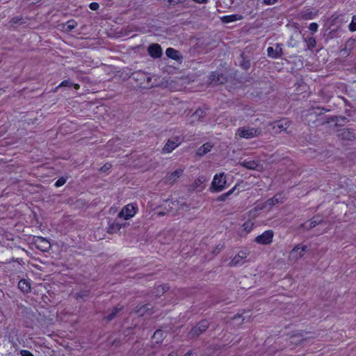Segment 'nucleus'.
Instances as JSON below:
<instances>
[{"mask_svg": "<svg viewBox=\"0 0 356 356\" xmlns=\"http://www.w3.org/2000/svg\"><path fill=\"white\" fill-rule=\"evenodd\" d=\"M209 327V321L203 319L198 322L187 334V337L189 339H197L200 334L206 332Z\"/></svg>", "mask_w": 356, "mask_h": 356, "instance_id": "obj_1", "label": "nucleus"}, {"mask_svg": "<svg viewBox=\"0 0 356 356\" xmlns=\"http://www.w3.org/2000/svg\"><path fill=\"white\" fill-rule=\"evenodd\" d=\"M142 88H151L153 84L151 83L152 77L147 72L142 71L134 72L131 76Z\"/></svg>", "mask_w": 356, "mask_h": 356, "instance_id": "obj_2", "label": "nucleus"}, {"mask_svg": "<svg viewBox=\"0 0 356 356\" xmlns=\"http://www.w3.org/2000/svg\"><path fill=\"white\" fill-rule=\"evenodd\" d=\"M227 184L226 175L224 172L216 174L211 182L210 191L213 193H218L225 188Z\"/></svg>", "mask_w": 356, "mask_h": 356, "instance_id": "obj_3", "label": "nucleus"}, {"mask_svg": "<svg viewBox=\"0 0 356 356\" xmlns=\"http://www.w3.org/2000/svg\"><path fill=\"white\" fill-rule=\"evenodd\" d=\"M261 133L259 129L250 128L248 127H243L238 129L236 134L241 138L250 139L259 136Z\"/></svg>", "mask_w": 356, "mask_h": 356, "instance_id": "obj_4", "label": "nucleus"}, {"mask_svg": "<svg viewBox=\"0 0 356 356\" xmlns=\"http://www.w3.org/2000/svg\"><path fill=\"white\" fill-rule=\"evenodd\" d=\"M138 207L133 204H129L124 206L118 213V216L124 220H129L136 213Z\"/></svg>", "mask_w": 356, "mask_h": 356, "instance_id": "obj_5", "label": "nucleus"}, {"mask_svg": "<svg viewBox=\"0 0 356 356\" xmlns=\"http://www.w3.org/2000/svg\"><path fill=\"white\" fill-rule=\"evenodd\" d=\"M291 124V121L288 118H282L280 120L275 121L272 123V129L274 130L275 133H280L282 131H285L286 133H289L287 131V129Z\"/></svg>", "mask_w": 356, "mask_h": 356, "instance_id": "obj_6", "label": "nucleus"}, {"mask_svg": "<svg viewBox=\"0 0 356 356\" xmlns=\"http://www.w3.org/2000/svg\"><path fill=\"white\" fill-rule=\"evenodd\" d=\"M274 232L271 229H268L263 232L261 234L257 236L254 238V241L260 245H270L273 242Z\"/></svg>", "mask_w": 356, "mask_h": 356, "instance_id": "obj_7", "label": "nucleus"}, {"mask_svg": "<svg viewBox=\"0 0 356 356\" xmlns=\"http://www.w3.org/2000/svg\"><path fill=\"white\" fill-rule=\"evenodd\" d=\"M181 138L179 136H173L168 139L165 143L163 152L170 153L181 143Z\"/></svg>", "mask_w": 356, "mask_h": 356, "instance_id": "obj_8", "label": "nucleus"}, {"mask_svg": "<svg viewBox=\"0 0 356 356\" xmlns=\"http://www.w3.org/2000/svg\"><path fill=\"white\" fill-rule=\"evenodd\" d=\"M308 250L307 245L298 244L290 252L289 257L293 259L298 260L303 257L305 252Z\"/></svg>", "mask_w": 356, "mask_h": 356, "instance_id": "obj_9", "label": "nucleus"}, {"mask_svg": "<svg viewBox=\"0 0 356 356\" xmlns=\"http://www.w3.org/2000/svg\"><path fill=\"white\" fill-rule=\"evenodd\" d=\"M282 44L277 43L275 44V47H269L267 49V54L269 57L273 58H281L283 54Z\"/></svg>", "mask_w": 356, "mask_h": 356, "instance_id": "obj_10", "label": "nucleus"}, {"mask_svg": "<svg viewBox=\"0 0 356 356\" xmlns=\"http://www.w3.org/2000/svg\"><path fill=\"white\" fill-rule=\"evenodd\" d=\"M236 64L241 67L243 70H248L251 67L250 57L241 52L236 58Z\"/></svg>", "mask_w": 356, "mask_h": 356, "instance_id": "obj_11", "label": "nucleus"}, {"mask_svg": "<svg viewBox=\"0 0 356 356\" xmlns=\"http://www.w3.org/2000/svg\"><path fill=\"white\" fill-rule=\"evenodd\" d=\"M36 248L42 252L48 251L51 248L50 243L42 236H38L35 240Z\"/></svg>", "mask_w": 356, "mask_h": 356, "instance_id": "obj_12", "label": "nucleus"}, {"mask_svg": "<svg viewBox=\"0 0 356 356\" xmlns=\"http://www.w3.org/2000/svg\"><path fill=\"white\" fill-rule=\"evenodd\" d=\"M147 51L150 56L154 58H159L162 56V49L159 44L149 45Z\"/></svg>", "mask_w": 356, "mask_h": 356, "instance_id": "obj_13", "label": "nucleus"}, {"mask_svg": "<svg viewBox=\"0 0 356 356\" xmlns=\"http://www.w3.org/2000/svg\"><path fill=\"white\" fill-rule=\"evenodd\" d=\"M184 170L181 168L177 169L165 177V182L170 184L175 183L176 180L181 176Z\"/></svg>", "mask_w": 356, "mask_h": 356, "instance_id": "obj_14", "label": "nucleus"}, {"mask_svg": "<svg viewBox=\"0 0 356 356\" xmlns=\"http://www.w3.org/2000/svg\"><path fill=\"white\" fill-rule=\"evenodd\" d=\"M329 109H326L323 107H318L316 108H313L307 115V117L311 118L308 120V124L310 125V121L312 118H316L317 115L323 114V111H329Z\"/></svg>", "mask_w": 356, "mask_h": 356, "instance_id": "obj_15", "label": "nucleus"}, {"mask_svg": "<svg viewBox=\"0 0 356 356\" xmlns=\"http://www.w3.org/2000/svg\"><path fill=\"white\" fill-rule=\"evenodd\" d=\"M29 20L28 17L24 18L22 16H15L9 21V24L11 27L15 28L16 25L24 24Z\"/></svg>", "mask_w": 356, "mask_h": 356, "instance_id": "obj_16", "label": "nucleus"}, {"mask_svg": "<svg viewBox=\"0 0 356 356\" xmlns=\"http://www.w3.org/2000/svg\"><path fill=\"white\" fill-rule=\"evenodd\" d=\"M243 19V16L241 15H225L222 17H220V19L222 23L228 24L230 22L238 21Z\"/></svg>", "mask_w": 356, "mask_h": 356, "instance_id": "obj_17", "label": "nucleus"}, {"mask_svg": "<svg viewBox=\"0 0 356 356\" xmlns=\"http://www.w3.org/2000/svg\"><path fill=\"white\" fill-rule=\"evenodd\" d=\"M122 227V225L116 222L115 220H109L107 232L109 234L116 233L117 232L120 231Z\"/></svg>", "mask_w": 356, "mask_h": 356, "instance_id": "obj_18", "label": "nucleus"}, {"mask_svg": "<svg viewBox=\"0 0 356 356\" xmlns=\"http://www.w3.org/2000/svg\"><path fill=\"white\" fill-rule=\"evenodd\" d=\"M212 147L213 146L211 145V143H204L197 149L196 154L200 157L203 156L204 155L209 152L211 150Z\"/></svg>", "mask_w": 356, "mask_h": 356, "instance_id": "obj_19", "label": "nucleus"}, {"mask_svg": "<svg viewBox=\"0 0 356 356\" xmlns=\"http://www.w3.org/2000/svg\"><path fill=\"white\" fill-rule=\"evenodd\" d=\"M149 305H137L135 309V312L138 314L139 316H144L146 314H152V312H150L151 309L149 308Z\"/></svg>", "mask_w": 356, "mask_h": 356, "instance_id": "obj_20", "label": "nucleus"}, {"mask_svg": "<svg viewBox=\"0 0 356 356\" xmlns=\"http://www.w3.org/2000/svg\"><path fill=\"white\" fill-rule=\"evenodd\" d=\"M238 165L249 170H256L259 165L258 163L254 160H244L240 161Z\"/></svg>", "mask_w": 356, "mask_h": 356, "instance_id": "obj_21", "label": "nucleus"}, {"mask_svg": "<svg viewBox=\"0 0 356 356\" xmlns=\"http://www.w3.org/2000/svg\"><path fill=\"white\" fill-rule=\"evenodd\" d=\"M18 287L24 293H28L31 291V283L26 280H21L18 283Z\"/></svg>", "mask_w": 356, "mask_h": 356, "instance_id": "obj_22", "label": "nucleus"}, {"mask_svg": "<svg viewBox=\"0 0 356 356\" xmlns=\"http://www.w3.org/2000/svg\"><path fill=\"white\" fill-rule=\"evenodd\" d=\"M122 309H123V307H115L112 308L111 310L109 312L108 314L104 317V319H106L107 321H112L113 319H114L115 318L117 314L120 311L122 310Z\"/></svg>", "mask_w": 356, "mask_h": 356, "instance_id": "obj_23", "label": "nucleus"}, {"mask_svg": "<svg viewBox=\"0 0 356 356\" xmlns=\"http://www.w3.org/2000/svg\"><path fill=\"white\" fill-rule=\"evenodd\" d=\"M340 136L343 139L347 140H352L355 138V134L348 129H342Z\"/></svg>", "mask_w": 356, "mask_h": 356, "instance_id": "obj_24", "label": "nucleus"}, {"mask_svg": "<svg viewBox=\"0 0 356 356\" xmlns=\"http://www.w3.org/2000/svg\"><path fill=\"white\" fill-rule=\"evenodd\" d=\"M210 79L217 83H222L225 81V76L222 74H219L216 72H213L210 74Z\"/></svg>", "mask_w": 356, "mask_h": 356, "instance_id": "obj_25", "label": "nucleus"}, {"mask_svg": "<svg viewBox=\"0 0 356 356\" xmlns=\"http://www.w3.org/2000/svg\"><path fill=\"white\" fill-rule=\"evenodd\" d=\"M166 56L168 58L178 60L179 59V51L173 48H168L165 51Z\"/></svg>", "mask_w": 356, "mask_h": 356, "instance_id": "obj_26", "label": "nucleus"}, {"mask_svg": "<svg viewBox=\"0 0 356 356\" xmlns=\"http://www.w3.org/2000/svg\"><path fill=\"white\" fill-rule=\"evenodd\" d=\"M330 121L334 122L338 126H342L348 120L345 116H333L330 118Z\"/></svg>", "mask_w": 356, "mask_h": 356, "instance_id": "obj_27", "label": "nucleus"}, {"mask_svg": "<svg viewBox=\"0 0 356 356\" xmlns=\"http://www.w3.org/2000/svg\"><path fill=\"white\" fill-rule=\"evenodd\" d=\"M77 26L76 22L74 20H69L63 25V29L66 32L72 31Z\"/></svg>", "mask_w": 356, "mask_h": 356, "instance_id": "obj_28", "label": "nucleus"}, {"mask_svg": "<svg viewBox=\"0 0 356 356\" xmlns=\"http://www.w3.org/2000/svg\"><path fill=\"white\" fill-rule=\"evenodd\" d=\"M207 181V179L204 177H200L194 181V187L197 189L199 191L203 189V186L202 184H204Z\"/></svg>", "mask_w": 356, "mask_h": 356, "instance_id": "obj_29", "label": "nucleus"}, {"mask_svg": "<svg viewBox=\"0 0 356 356\" xmlns=\"http://www.w3.org/2000/svg\"><path fill=\"white\" fill-rule=\"evenodd\" d=\"M236 185L233 187L231 190H229L228 192L225 193H223L220 195H219L216 200L218 201V202H223V201H225L226 199L229 196L231 195L234 192V191L236 190Z\"/></svg>", "mask_w": 356, "mask_h": 356, "instance_id": "obj_30", "label": "nucleus"}, {"mask_svg": "<svg viewBox=\"0 0 356 356\" xmlns=\"http://www.w3.org/2000/svg\"><path fill=\"white\" fill-rule=\"evenodd\" d=\"M244 263V261L241 258L238 257V254L236 255L229 262V265L230 266H236L239 265H242Z\"/></svg>", "mask_w": 356, "mask_h": 356, "instance_id": "obj_31", "label": "nucleus"}, {"mask_svg": "<svg viewBox=\"0 0 356 356\" xmlns=\"http://www.w3.org/2000/svg\"><path fill=\"white\" fill-rule=\"evenodd\" d=\"M280 199L277 197V195H275L271 199H269L266 201V206H270V207L279 203Z\"/></svg>", "mask_w": 356, "mask_h": 356, "instance_id": "obj_32", "label": "nucleus"}, {"mask_svg": "<svg viewBox=\"0 0 356 356\" xmlns=\"http://www.w3.org/2000/svg\"><path fill=\"white\" fill-rule=\"evenodd\" d=\"M169 289L168 286L166 285H160L157 287L156 293V296H160L161 294L164 293L168 289Z\"/></svg>", "mask_w": 356, "mask_h": 356, "instance_id": "obj_33", "label": "nucleus"}, {"mask_svg": "<svg viewBox=\"0 0 356 356\" xmlns=\"http://www.w3.org/2000/svg\"><path fill=\"white\" fill-rule=\"evenodd\" d=\"M72 81H70V79H67V80H65L63 81H62L55 89V90H56L58 88H61V87H69L70 88L71 86H72Z\"/></svg>", "mask_w": 356, "mask_h": 356, "instance_id": "obj_34", "label": "nucleus"}, {"mask_svg": "<svg viewBox=\"0 0 356 356\" xmlns=\"http://www.w3.org/2000/svg\"><path fill=\"white\" fill-rule=\"evenodd\" d=\"M322 219H315L313 218L310 221L309 227H308V229H311L314 227H315L316 225L321 224L322 222Z\"/></svg>", "mask_w": 356, "mask_h": 356, "instance_id": "obj_35", "label": "nucleus"}, {"mask_svg": "<svg viewBox=\"0 0 356 356\" xmlns=\"http://www.w3.org/2000/svg\"><path fill=\"white\" fill-rule=\"evenodd\" d=\"M349 30L352 32L356 31V15H354L352 18V21L348 26Z\"/></svg>", "mask_w": 356, "mask_h": 356, "instance_id": "obj_36", "label": "nucleus"}, {"mask_svg": "<svg viewBox=\"0 0 356 356\" xmlns=\"http://www.w3.org/2000/svg\"><path fill=\"white\" fill-rule=\"evenodd\" d=\"M206 114V112L202 109H197L195 113H193V116H195L198 118V119H200L201 118L204 117Z\"/></svg>", "mask_w": 356, "mask_h": 356, "instance_id": "obj_37", "label": "nucleus"}, {"mask_svg": "<svg viewBox=\"0 0 356 356\" xmlns=\"http://www.w3.org/2000/svg\"><path fill=\"white\" fill-rule=\"evenodd\" d=\"M67 179L65 177H60L55 183L56 187H60L66 183Z\"/></svg>", "mask_w": 356, "mask_h": 356, "instance_id": "obj_38", "label": "nucleus"}, {"mask_svg": "<svg viewBox=\"0 0 356 356\" xmlns=\"http://www.w3.org/2000/svg\"><path fill=\"white\" fill-rule=\"evenodd\" d=\"M163 331L162 330H156L154 335H153V337L155 338V339H157L158 340H160L161 341L162 338H163Z\"/></svg>", "mask_w": 356, "mask_h": 356, "instance_id": "obj_39", "label": "nucleus"}, {"mask_svg": "<svg viewBox=\"0 0 356 356\" xmlns=\"http://www.w3.org/2000/svg\"><path fill=\"white\" fill-rule=\"evenodd\" d=\"M318 25L317 23H315V22H313V23H311L309 26V31H311L312 33H315L318 30Z\"/></svg>", "mask_w": 356, "mask_h": 356, "instance_id": "obj_40", "label": "nucleus"}, {"mask_svg": "<svg viewBox=\"0 0 356 356\" xmlns=\"http://www.w3.org/2000/svg\"><path fill=\"white\" fill-rule=\"evenodd\" d=\"M87 296H88V291H81L79 293H76V299L84 298L85 297H87Z\"/></svg>", "mask_w": 356, "mask_h": 356, "instance_id": "obj_41", "label": "nucleus"}, {"mask_svg": "<svg viewBox=\"0 0 356 356\" xmlns=\"http://www.w3.org/2000/svg\"><path fill=\"white\" fill-rule=\"evenodd\" d=\"M99 6L96 2L90 3L89 5V8L92 10H97L99 8Z\"/></svg>", "mask_w": 356, "mask_h": 356, "instance_id": "obj_42", "label": "nucleus"}, {"mask_svg": "<svg viewBox=\"0 0 356 356\" xmlns=\"http://www.w3.org/2000/svg\"><path fill=\"white\" fill-rule=\"evenodd\" d=\"M248 257V253L245 251H240L238 253V257L241 258L242 260H244Z\"/></svg>", "mask_w": 356, "mask_h": 356, "instance_id": "obj_43", "label": "nucleus"}, {"mask_svg": "<svg viewBox=\"0 0 356 356\" xmlns=\"http://www.w3.org/2000/svg\"><path fill=\"white\" fill-rule=\"evenodd\" d=\"M21 356H34L30 351L27 350H22L20 351Z\"/></svg>", "mask_w": 356, "mask_h": 356, "instance_id": "obj_44", "label": "nucleus"}, {"mask_svg": "<svg viewBox=\"0 0 356 356\" xmlns=\"http://www.w3.org/2000/svg\"><path fill=\"white\" fill-rule=\"evenodd\" d=\"M279 0H264V3L265 5H273L276 3Z\"/></svg>", "mask_w": 356, "mask_h": 356, "instance_id": "obj_45", "label": "nucleus"}, {"mask_svg": "<svg viewBox=\"0 0 356 356\" xmlns=\"http://www.w3.org/2000/svg\"><path fill=\"white\" fill-rule=\"evenodd\" d=\"M110 168H111V165H109V164H105V165L102 168V170L103 171H106V170H108Z\"/></svg>", "mask_w": 356, "mask_h": 356, "instance_id": "obj_46", "label": "nucleus"}, {"mask_svg": "<svg viewBox=\"0 0 356 356\" xmlns=\"http://www.w3.org/2000/svg\"><path fill=\"white\" fill-rule=\"evenodd\" d=\"M309 42H310L311 44L314 45V44H316V40H315L314 38H310L309 39Z\"/></svg>", "mask_w": 356, "mask_h": 356, "instance_id": "obj_47", "label": "nucleus"}, {"mask_svg": "<svg viewBox=\"0 0 356 356\" xmlns=\"http://www.w3.org/2000/svg\"><path fill=\"white\" fill-rule=\"evenodd\" d=\"M168 356H178V355L176 353H171Z\"/></svg>", "mask_w": 356, "mask_h": 356, "instance_id": "obj_48", "label": "nucleus"}, {"mask_svg": "<svg viewBox=\"0 0 356 356\" xmlns=\"http://www.w3.org/2000/svg\"><path fill=\"white\" fill-rule=\"evenodd\" d=\"M157 214H158V216H164V215H165V213H164V212H162V211H160V212H159Z\"/></svg>", "mask_w": 356, "mask_h": 356, "instance_id": "obj_49", "label": "nucleus"}, {"mask_svg": "<svg viewBox=\"0 0 356 356\" xmlns=\"http://www.w3.org/2000/svg\"><path fill=\"white\" fill-rule=\"evenodd\" d=\"M311 14H312V12H310V13L308 14V16H309L308 17H309V18H312V17L310 16V15H311ZM305 16L306 17H307V13H306V14L305 15Z\"/></svg>", "mask_w": 356, "mask_h": 356, "instance_id": "obj_50", "label": "nucleus"}, {"mask_svg": "<svg viewBox=\"0 0 356 356\" xmlns=\"http://www.w3.org/2000/svg\"><path fill=\"white\" fill-rule=\"evenodd\" d=\"M291 339L293 340L292 342L296 343L298 341L295 340L296 339V337H291Z\"/></svg>", "mask_w": 356, "mask_h": 356, "instance_id": "obj_51", "label": "nucleus"}, {"mask_svg": "<svg viewBox=\"0 0 356 356\" xmlns=\"http://www.w3.org/2000/svg\"><path fill=\"white\" fill-rule=\"evenodd\" d=\"M74 88L78 89L79 88V86L78 84H74Z\"/></svg>", "mask_w": 356, "mask_h": 356, "instance_id": "obj_52", "label": "nucleus"}, {"mask_svg": "<svg viewBox=\"0 0 356 356\" xmlns=\"http://www.w3.org/2000/svg\"><path fill=\"white\" fill-rule=\"evenodd\" d=\"M191 354V353L190 351H188V352L185 355V356H189Z\"/></svg>", "mask_w": 356, "mask_h": 356, "instance_id": "obj_53", "label": "nucleus"}, {"mask_svg": "<svg viewBox=\"0 0 356 356\" xmlns=\"http://www.w3.org/2000/svg\"><path fill=\"white\" fill-rule=\"evenodd\" d=\"M172 1V0H169V2L171 3Z\"/></svg>", "mask_w": 356, "mask_h": 356, "instance_id": "obj_54", "label": "nucleus"}]
</instances>
